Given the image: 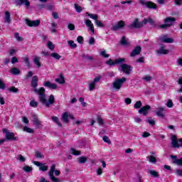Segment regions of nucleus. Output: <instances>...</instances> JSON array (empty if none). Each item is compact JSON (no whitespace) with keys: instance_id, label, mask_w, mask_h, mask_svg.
<instances>
[{"instance_id":"nucleus-52","label":"nucleus","mask_w":182,"mask_h":182,"mask_svg":"<svg viewBox=\"0 0 182 182\" xmlns=\"http://www.w3.org/2000/svg\"><path fill=\"white\" fill-rule=\"evenodd\" d=\"M17 160H19V161H21L22 163H23L24 161H26V159H25V157H23V156L19 154L17 156Z\"/></svg>"},{"instance_id":"nucleus-46","label":"nucleus","mask_w":182,"mask_h":182,"mask_svg":"<svg viewBox=\"0 0 182 182\" xmlns=\"http://www.w3.org/2000/svg\"><path fill=\"white\" fill-rule=\"evenodd\" d=\"M102 140L105 143H107V144H112V141H110V139H109V136H104Z\"/></svg>"},{"instance_id":"nucleus-6","label":"nucleus","mask_w":182,"mask_h":182,"mask_svg":"<svg viewBox=\"0 0 182 182\" xmlns=\"http://www.w3.org/2000/svg\"><path fill=\"white\" fill-rule=\"evenodd\" d=\"M100 79H102L101 76L96 77L94 78V80L90 81L89 82V90L92 92V90H95L96 87V83H99L100 82Z\"/></svg>"},{"instance_id":"nucleus-55","label":"nucleus","mask_w":182,"mask_h":182,"mask_svg":"<svg viewBox=\"0 0 182 182\" xmlns=\"http://www.w3.org/2000/svg\"><path fill=\"white\" fill-rule=\"evenodd\" d=\"M10 92H12L13 93H18V88L15 87H11L9 89Z\"/></svg>"},{"instance_id":"nucleus-3","label":"nucleus","mask_w":182,"mask_h":182,"mask_svg":"<svg viewBox=\"0 0 182 182\" xmlns=\"http://www.w3.org/2000/svg\"><path fill=\"white\" fill-rule=\"evenodd\" d=\"M126 80H127L126 77L116 79L112 83L113 88L117 91L120 90V89H122V86H123V83H124Z\"/></svg>"},{"instance_id":"nucleus-32","label":"nucleus","mask_w":182,"mask_h":182,"mask_svg":"<svg viewBox=\"0 0 182 182\" xmlns=\"http://www.w3.org/2000/svg\"><path fill=\"white\" fill-rule=\"evenodd\" d=\"M149 174L151 176V177H159V172L154 170L148 171Z\"/></svg>"},{"instance_id":"nucleus-2","label":"nucleus","mask_w":182,"mask_h":182,"mask_svg":"<svg viewBox=\"0 0 182 182\" xmlns=\"http://www.w3.org/2000/svg\"><path fill=\"white\" fill-rule=\"evenodd\" d=\"M53 173H54L55 176H60V171L59 170H56L55 164H53L51 166L50 171L48 172V176H49L51 181L60 182V181H59V178H58L55 177V176H53Z\"/></svg>"},{"instance_id":"nucleus-38","label":"nucleus","mask_w":182,"mask_h":182,"mask_svg":"<svg viewBox=\"0 0 182 182\" xmlns=\"http://www.w3.org/2000/svg\"><path fill=\"white\" fill-rule=\"evenodd\" d=\"M68 43L69 46L71 48V49H75V48H77V45H76V43H75V41H68Z\"/></svg>"},{"instance_id":"nucleus-51","label":"nucleus","mask_w":182,"mask_h":182,"mask_svg":"<svg viewBox=\"0 0 182 182\" xmlns=\"http://www.w3.org/2000/svg\"><path fill=\"white\" fill-rule=\"evenodd\" d=\"M142 79L143 80H145V82H150V80H151L153 78L150 75H145L142 77Z\"/></svg>"},{"instance_id":"nucleus-44","label":"nucleus","mask_w":182,"mask_h":182,"mask_svg":"<svg viewBox=\"0 0 182 182\" xmlns=\"http://www.w3.org/2000/svg\"><path fill=\"white\" fill-rule=\"evenodd\" d=\"M141 101H136L134 105V109H140L141 107Z\"/></svg>"},{"instance_id":"nucleus-11","label":"nucleus","mask_w":182,"mask_h":182,"mask_svg":"<svg viewBox=\"0 0 182 182\" xmlns=\"http://www.w3.org/2000/svg\"><path fill=\"white\" fill-rule=\"evenodd\" d=\"M85 23L87 28H88V31H90L92 33H95V26L93 23H92V21H90V19H85Z\"/></svg>"},{"instance_id":"nucleus-20","label":"nucleus","mask_w":182,"mask_h":182,"mask_svg":"<svg viewBox=\"0 0 182 182\" xmlns=\"http://www.w3.org/2000/svg\"><path fill=\"white\" fill-rule=\"evenodd\" d=\"M43 86H45V87H49V89H53V90L58 89V85L56 84H52L49 81L44 82Z\"/></svg>"},{"instance_id":"nucleus-1","label":"nucleus","mask_w":182,"mask_h":182,"mask_svg":"<svg viewBox=\"0 0 182 182\" xmlns=\"http://www.w3.org/2000/svg\"><path fill=\"white\" fill-rule=\"evenodd\" d=\"M38 82H39L38 76H33L31 80V86L33 87V92L38 95V100L43 106H45L46 107H50V106L55 103V96L53 95H50L48 100L46 94H45V88L43 87L40 89L36 88L38 87Z\"/></svg>"},{"instance_id":"nucleus-22","label":"nucleus","mask_w":182,"mask_h":182,"mask_svg":"<svg viewBox=\"0 0 182 182\" xmlns=\"http://www.w3.org/2000/svg\"><path fill=\"white\" fill-rule=\"evenodd\" d=\"M62 120L64 123H69V113L64 112L62 115Z\"/></svg>"},{"instance_id":"nucleus-59","label":"nucleus","mask_w":182,"mask_h":182,"mask_svg":"<svg viewBox=\"0 0 182 182\" xmlns=\"http://www.w3.org/2000/svg\"><path fill=\"white\" fill-rule=\"evenodd\" d=\"M68 28L70 31H75V25L73 23H68Z\"/></svg>"},{"instance_id":"nucleus-24","label":"nucleus","mask_w":182,"mask_h":182,"mask_svg":"<svg viewBox=\"0 0 182 182\" xmlns=\"http://www.w3.org/2000/svg\"><path fill=\"white\" fill-rule=\"evenodd\" d=\"M146 159L148 161H149V163H151L152 164H156V163H157V159L153 155L147 156Z\"/></svg>"},{"instance_id":"nucleus-34","label":"nucleus","mask_w":182,"mask_h":182,"mask_svg":"<svg viewBox=\"0 0 182 182\" xmlns=\"http://www.w3.org/2000/svg\"><path fill=\"white\" fill-rule=\"evenodd\" d=\"M51 119L53 120V122L56 123V124H58V126H59L60 127H62V124L60 122H59V118H58V117H52Z\"/></svg>"},{"instance_id":"nucleus-17","label":"nucleus","mask_w":182,"mask_h":182,"mask_svg":"<svg viewBox=\"0 0 182 182\" xmlns=\"http://www.w3.org/2000/svg\"><path fill=\"white\" fill-rule=\"evenodd\" d=\"M122 28H124V21H120L115 25L112 26L113 31H119V29H122Z\"/></svg>"},{"instance_id":"nucleus-31","label":"nucleus","mask_w":182,"mask_h":182,"mask_svg":"<svg viewBox=\"0 0 182 182\" xmlns=\"http://www.w3.org/2000/svg\"><path fill=\"white\" fill-rule=\"evenodd\" d=\"M144 24L150 23V25H154V21L152 18H144L143 21Z\"/></svg>"},{"instance_id":"nucleus-19","label":"nucleus","mask_w":182,"mask_h":182,"mask_svg":"<svg viewBox=\"0 0 182 182\" xmlns=\"http://www.w3.org/2000/svg\"><path fill=\"white\" fill-rule=\"evenodd\" d=\"M141 52V46H136L131 53L130 56L132 58L134 56H137V55H140V53Z\"/></svg>"},{"instance_id":"nucleus-25","label":"nucleus","mask_w":182,"mask_h":182,"mask_svg":"<svg viewBox=\"0 0 182 182\" xmlns=\"http://www.w3.org/2000/svg\"><path fill=\"white\" fill-rule=\"evenodd\" d=\"M56 28H58V23L55 22L51 23V27L50 28V32H52V33H56Z\"/></svg>"},{"instance_id":"nucleus-9","label":"nucleus","mask_w":182,"mask_h":182,"mask_svg":"<svg viewBox=\"0 0 182 182\" xmlns=\"http://www.w3.org/2000/svg\"><path fill=\"white\" fill-rule=\"evenodd\" d=\"M150 109H151V107H150V105H145L142 107H141L138 112L139 113V114H143V116H147V114H149V110H150Z\"/></svg>"},{"instance_id":"nucleus-26","label":"nucleus","mask_w":182,"mask_h":182,"mask_svg":"<svg viewBox=\"0 0 182 182\" xmlns=\"http://www.w3.org/2000/svg\"><path fill=\"white\" fill-rule=\"evenodd\" d=\"M121 44H122L123 46H129L130 42H129V39H126V37L124 36L121 39Z\"/></svg>"},{"instance_id":"nucleus-30","label":"nucleus","mask_w":182,"mask_h":182,"mask_svg":"<svg viewBox=\"0 0 182 182\" xmlns=\"http://www.w3.org/2000/svg\"><path fill=\"white\" fill-rule=\"evenodd\" d=\"M82 59L86 60V62H90L91 60H93L94 58L93 56H90L89 55H83Z\"/></svg>"},{"instance_id":"nucleus-4","label":"nucleus","mask_w":182,"mask_h":182,"mask_svg":"<svg viewBox=\"0 0 182 182\" xmlns=\"http://www.w3.org/2000/svg\"><path fill=\"white\" fill-rule=\"evenodd\" d=\"M139 3L141 4L144 6H145L146 8H149V9H157V4L153 3V1L140 0Z\"/></svg>"},{"instance_id":"nucleus-42","label":"nucleus","mask_w":182,"mask_h":182,"mask_svg":"<svg viewBox=\"0 0 182 182\" xmlns=\"http://www.w3.org/2000/svg\"><path fill=\"white\" fill-rule=\"evenodd\" d=\"M47 46L50 50H55V45L51 41H48Z\"/></svg>"},{"instance_id":"nucleus-58","label":"nucleus","mask_w":182,"mask_h":182,"mask_svg":"<svg viewBox=\"0 0 182 182\" xmlns=\"http://www.w3.org/2000/svg\"><path fill=\"white\" fill-rule=\"evenodd\" d=\"M36 157L37 159H43V155L42 154H41V152L36 151Z\"/></svg>"},{"instance_id":"nucleus-36","label":"nucleus","mask_w":182,"mask_h":182,"mask_svg":"<svg viewBox=\"0 0 182 182\" xmlns=\"http://www.w3.org/2000/svg\"><path fill=\"white\" fill-rule=\"evenodd\" d=\"M33 117H34V119L33 120V124H35V126H36L37 127H39V126H41V121L38 119L36 116H33Z\"/></svg>"},{"instance_id":"nucleus-27","label":"nucleus","mask_w":182,"mask_h":182,"mask_svg":"<svg viewBox=\"0 0 182 182\" xmlns=\"http://www.w3.org/2000/svg\"><path fill=\"white\" fill-rule=\"evenodd\" d=\"M86 15L89 16L91 19L94 21H97L99 19V16L97 14H90L89 12H86Z\"/></svg>"},{"instance_id":"nucleus-28","label":"nucleus","mask_w":182,"mask_h":182,"mask_svg":"<svg viewBox=\"0 0 182 182\" xmlns=\"http://www.w3.org/2000/svg\"><path fill=\"white\" fill-rule=\"evenodd\" d=\"M5 22L9 23L11 22V14L9 11L5 12Z\"/></svg>"},{"instance_id":"nucleus-53","label":"nucleus","mask_w":182,"mask_h":182,"mask_svg":"<svg viewBox=\"0 0 182 182\" xmlns=\"http://www.w3.org/2000/svg\"><path fill=\"white\" fill-rule=\"evenodd\" d=\"M14 36H15L16 39L17 41H18L19 42H22V41H23V38H22V37L19 36V33H16L14 34Z\"/></svg>"},{"instance_id":"nucleus-43","label":"nucleus","mask_w":182,"mask_h":182,"mask_svg":"<svg viewBox=\"0 0 182 182\" xmlns=\"http://www.w3.org/2000/svg\"><path fill=\"white\" fill-rule=\"evenodd\" d=\"M166 105L167 107H168L169 109H171V107L174 106V104L173 103V100H171V99L168 100Z\"/></svg>"},{"instance_id":"nucleus-35","label":"nucleus","mask_w":182,"mask_h":182,"mask_svg":"<svg viewBox=\"0 0 182 182\" xmlns=\"http://www.w3.org/2000/svg\"><path fill=\"white\" fill-rule=\"evenodd\" d=\"M86 161H87V157L86 156H81L78 159V163H80V164H83L86 163Z\"/></svg>"},{"instance_id":"nucleus-57","label":"nucleus","mask_w":182,"mask_h":182,"mask_svg":"<svg viewBox=\"0 0 182 182\" xmlns=\"http://www.w3.org/2000/svg\"><path fill=\"white\" fill-rule=\"evenodd\" d=\"M24 62L27 66H31V62L29 61V58H28V56L24 58Z\"/></svg>"},{"instance_id":"nucleus-63","label":"nucleus","mask_w":182,"mask_h":182,"mask_svg":"<svg viewBox=\"0 0 182 182\" xmlns=\"http://www.w3.org/2000/svg\"><path fill=\"white\" fill-rule=\"evenodd\" d=\"M77 41L78 42V43H83V37L81 36H79L77 38Z\"/></svg>"},{"instance_id":"nucleus-33","label":"nucleus","mask_w":182,"mask_h":182,"mask_svg":"<svg viewBox=\"0 0 182 182\" xmlns=\"http://www.w3.org/2000/svg\"><path fill=\"white\" fill-rule=\"evenodd\" d=\"M11 73H12V75H19V73H21V71L17 68H13L11 69Z\"/></svg>"},{"instance_id":"nucleus-54","label":"nucleus","mask_w":182,"mask_h":182,"mask_svg":"<svg viewBox=\"0 0 182 182\" xmlns=\"http://www.w3.org/2000/svg\"><path fill=\"white\" fill-rule=\"evenodd\" d=\"M6 87V85H5V82L2 81V80L0 78V89L4 90Z\"/></svg>"},{"instance_id":"nucleus-8","label":"nucleus","mask_w":182,"mask_h":182,"mask_svg":"<svg viewBox=\"0 0 182 182\" xmlns=\"http://www.w3.org/2000/svg\"><path fill=\"white\" fill-rule=\"evenodd\" d=\"M156 53H158V55H168L170 50L166 49V46L164 44H160L159 48L156 50Z\"/></svg>"},{"instance_id":"nucleus-45","label":"nucleus","mask_w":182,"mask_h":182,"mask_svg":"<svg viewBox=\"0 0 182 182\" xmlns=\"http://www.w3.org/2000/svg\"><path fill=\"white\" fill-rule=\"evenodd\" d=\"M23 170H24V171L26 173H31V171H32L33 168H32V167H31L29 166H26L23 168Z\"/></svg>"},{"instance_id":"nucleus-18","label":"nucleus","mask_w":182,"mask_h":182,"mask_svg":"<svg viewBox=\"0 0 182 182\" xmlns=\"http://www.w3.org/2000/svg\"><path fill=\"white\" fill-rule=\"evenodd\" d=\"M15 2L16 4V5H26V6H27V8H29V6H31V2H29V0H15Z\"/></svg>"},{"instance_id":"nucleus-15","label":"nucleus","mask_w":182,"mask_h":182,"mask_svg":"<svg viewBox=\"0 0 182 182\" xmlns=\"http://www.w3.org/2000/svg\"><path fill=\"white\" fill-rule=\"evenodd\" d=\"M156 116H158V117H164L165 113H164V107H159L158 108H156V111L155 112Z\"/></svg>"},{"instance_id":"nucleus-14","label":"nucleus","mask_w":182,"mask_h":182,"mask_svg":"<svg viewBox=\"0 0 182 182\" xmlns=\"http://www.w3.org/2000/svg\"><path fill=\"white\" fill-rule=\"evenodd\" d=\"M164 22L170 28V26H173V25H174L176 18L173 17H166L164 18Z\"/></svg>"},{"instance_id":"nucleus-50","label":"nucleus","mask_w":182,"mask_h":182,"mask_svg":"<svg viewBox=\"0 0 182 182\" xmlns=\"http://www.w3.org/2000/svg\"><path fill=\"white\" fill-rule=\"evenodd\" d=\"M23 131L27 133H33V129L32 128H29L28 127H24Z\"/></svg>"},{"instance_id":"nucleus-5","label":"nucleus","mask_w":182,"mask_h":182,"mask_svg":"<svg viewBox=\"0 0 182 182\" xmlns=\"http://www.w3.org/2000/svg\"><path fill=\"white\" fill-rule=\"evenodd\" d=\"M119 70L120 72H124L126 75H130V72L133 70V68L127 64H122Z\"/></svg>"},{"instance_id":"nucleus-23","label":"nucleus","mask_w":182,"mask_h":182,"mask_svg":"<svg viewBox=\"0 0 182 182\" xmlns=\"http://www.w3.org/2000/svg\"><path fill=\"white\" fill-rule=\"evenodd\" d=\"M6 139L7 140H15V134H14V132H6Z\"/></svg>"},{"instance_id":"nucleus-29","label":"nucleus","mask_w":182,"mask_h":182,"mask_svg":"<svg viewBox=\"0 0 182 182\" xmlns=\"http://www.w3.org/2000/svg\"><path fill=\"white\" fill-rule=\"evenodd\" d=\"M50 56H51V58H53L56 60H59L60 58H62V56L58 53H52L51 54H50Z\"/></svg>"},{"instance_id":"nucleus-16","label":"nucleus","mask_w":182,"mask_h":182,"mask_svg":"<svg viewBox=\"0 0 182 182\" xmlns=\"http://www.w3.org/2000/svg\"><path fill=\"white\" fill-rule=\"evenodd\" d=\"M143 25H144L143 21L142 22H139V19L136 18L131 24V28H142Z\"/></svg>"},{"instance_id":"nucleus-37","label":"nucleus","mask_w":182,"mask_h":182,"mask_svg":"<svg viewBox=\"0 0 182 182\" xmlns=\"http://www.w3.org/2000/svg\"><path fill=\"white\" fill-rule=\"evenodd\" d=\"M74 7H75L76 12H77L78 14H80V12H82V11H83V9H82V6H79L77 4H75Z\"/></svg>"},{"instance_id":"nucleus-64","label":"nucleus","mask_w":182,"mask_h":182,"mask_svg":"<svg viewBox=\"0 0 182 182\" xmlns=\"http://www.w3.org/2000/svg\"><path fill=\"white\" fill-rule=\"evenodd\" d=\"M97 122L99 124H105V121H103V119H102L100 117H97Z\"/></svg>"},{"instance_id":"nucleus-61","label":"nucleus","mask_w":182,"mask_h":182,"mask_svg":"<svg viewBox=\"0 0 182 182\" xmlns=\"http://www.w3.org/2000/svg\"><path fill=\"white\" fill-rule=\"evenodd\" d=\"M102 173H103V169H102V168H98L97 169V176H102Z\"/></svg>"},{"instance_id":"nucleus-13","label":"nucleus","mask_w":182,"mask_h":182,"mask_svg":"<svg viewBox=\"0 0 182 182\" xmlns=\"http://www.w3.org/2000/svg\"><path fill=\"white\" fill-rule=\"evenodd\" d=\"M171 145L173 149H180V144H178V140H177V137L176 135H172L171 136Z\"/></svg>"},{"instance_id":"nucleus-48","label":"nucleus","mask_w":182,"mask_h":182,"mask_svg":"<svg viewBox=\"0 0 182 182\" xmlns=\"http://www.w3.org/2000/svg\"><path fill=\"white\" fill-rule=\"evenodd\" d=\"M55 82H58L60 85H63V83H65V78H63V77H60V78L55 79Z\"/></svg>"},{"instance_id":"nucleus-21","label":"nucleus","mask_w":182,"mask_h":182,"mask_svg":"<svg viewBox=\"0 0 182 182\" xmlns=\"http://www.w3.org/2000/svg\"><path fill=\"white\" fill-rule=\"evenodd\" d=\"M33 62L37 66V68H41L42 66L41 64V57L39 56H35Z\"/></svg>"},{"instance_id":"nucleus-49","label":"nucleus","mask_w":182,"mask_h":182,"mask_svg":"<svg viewBox=\"0 0 182 182\" xmlns=\"http://www.w3.org/2000/svg\"><path fill=\"white\" fill-rule=\"evenodd\" d=\"M100 56H102V58H109L110 56L109 54L106 53V50H104L100 53Z\"/></svg>"},{"instance_id":"nucleus-39","label":"nucleus","mask_w":182,"mask_h":182,"mask_svg":"<svg viewBox=\"0 0 182 182\" xmlns=\"http://www.w3.org/2000/svg\"><path fill=\"white\" fill-rule=\"evenodd\" d=\"M95 23L98 28H105V24L99 20H96Z\"/></svg>"},{"instance_id":"nucleus-10","label":"nucleus","mask_w":182,"mask_h":182,"mask_svg":"<svg viewBox=\"0 0 182 182\" xmlns=\"http://www.w3.org/2000/svg\"><path fill=\"white\" fill-rule=\"evenodd\" d=\"M159 40L164 43H173L174 42V39L168 38L166 35L160 36Z\"/></svg>"},{"instance_id":"nucleus-7","label":"nucleus","mask_w":182,"mask_h":182,"mask_svg":"<svg viewBox=\"0 0 182 182\" xmlns=\"http://www.w3.org/2000/svg\"><path fill=\"white\" fill-rule=\"evenodd\" d=\"M26 25H27L28 26H30L31 28L32 27L37 28V26H39V25H41V20L37 19L36 21H31L26 18Z\"/></svg>"},{"instance_id":"nucleus-62","label":"nucleus","mask_w":182,"mask_h":182,"mask_svg":"<svg viewBox=\"0 0 182 182\" xmlns=\"http://www.w3.org/2000/svg\"><path fill=\"white\" fill-rule=\"evenodd\" d=\"M147 122L151 126H154V124H156V122L154 121V119H149L147 120Z\"/></svg>"},{"instance_id":"nucleus-41","label":"nucleus","mask_w":182,"mask_h":182,"mask_svg":"<svg viewBox=\"0 0 182 182\" xmlns=\"http://www.w3.org/2000/svg\"><path fill=\"white\" fill-rule=\"evenodd\" d=\"M70 151H71V154H73V156H80V151H77L72 148Z\"/></svg>"},{"instance_id":"nucleus-56","label":"nucleus","mask_w":182,"mask_h":182,"mask_svg":"<svg viewBox=\"0 0 182 182\" xmlns=\"http://www.w3.org/2000/svg\"><path fill=\"white\" fill-rule=\"evenodd\" d=\"M150 136H151V134H150V133H149L147 132H144L142 134V137H144V139H146L147 137H150Z\"/></svg>"},{"instance_id":"nucleus-12","label":"nucleus","mask_w":182,"mask_h":182,"mask_svg":"<svg viewBox=\"0 0 182 182\" xmlns=\"http://www.w3.org/2000/svg\"><path fill=\"white\" fill-rule=\"evenodd\" d=\"M124 58H119L117 59L115 61H113V60L109 59L106 62V63L109 66H114L115 65H117V63H122V62H124Z\"/></svg>"},{"instance_id":"nucleus-47","label":"nucleus","mask_w":182,"mask_h":182,"mask_svg":"<svg viewBox=\"0 0 182 182\" xmlns=\"http://www.w3.org/2000/svg\"><path fill=\"white\" fill-rule=\"evenodd\" d=\"M30 106L31 107H38V102L35 101L34 100H32L30 102Z\"/></svg>"},{"instance_id":"nucleus-40","label":"nucleus","mask_w":182,"mask_h":182,"mask_svg":"<svg viewBox=\"0 0 182 182\" xmlns=\"http://www.w3.org/2000/svg\"><path fill=\"white\" fill-rule=\"evenodd\" d=\"M48 166H46L45 164H42L41 166L39 167V170L41 171H48Z\"/></svg>"},{"instance_id":"nucleus-60","label":"nucleus","mask_w":182,"mask_h":182,"mask_svg":"<svg viewBox=\"0 0 182 182\" xmlns=\"http://www.w3.org/2000/svg\"><path fill=\"white\" fill-rule=\"evenodd\" d=\"M176 176H178L179 177H182V170L181 169H177L176 171Z\"/></svg>"}]
</instances>
